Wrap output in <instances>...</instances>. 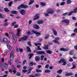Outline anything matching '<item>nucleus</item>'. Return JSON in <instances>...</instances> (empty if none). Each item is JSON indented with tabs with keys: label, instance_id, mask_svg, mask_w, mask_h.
<instances>
[{
	"label": "nucleus",
	"instance_id": "nucleus-24",
	"mask_svg": "<svg viewBox=\"0 0 77 77\" xmlns=\"http://www.w3.org/2000/svg\"><path fill=\"white\" fill-rule=\"evenodd\" d=\"M11 13L14 14H18V12L17 11H11Z\"/></svg>",
	"mask_w": 77,
	"mask_h": 77
},
{
	"label": "nucleus",
	"instance_id": "nucleus-54",
	"mask_svg": "<svg viewBox=\"0 0 77 77\" xmlns=\"http://www.w3.org/2000/svg\"><path fill=\"white\" fill-rule=\"evenodd\" d=\"M37 48H38L37 49V50H41V49L40 48V46H38Z\"/></svg>",
	"mask_w": 77,
	"mask_h": 77
},
{
	"label": "nucleus",
	"instance_id": "nucleus-31",
	"mask_svg": "<svg viewBox=\"0 0 77 77\" xmlns=\"http://www.w3.org/2000/svg\"><path fill=\"white\" fill-rule=\"evenodd\" d=\"M4 10L5 12H9V10L7 8H5L4 9Z\"/></svg>",
	"mask_w": 77,
	"mask_h": 77
},
{
	"label": "nucleus",
	"instance_id": "nucleus-36",
	"mask_svg": "<svg viewBox=\"0 0 77 77\" xmlns=\"http://www.w3.org/2000/svg\"><path fill=\"white\" fill-rule=\"evenodd\" d=\"M67 4H71V0H67Z\"/></svg>",
	"mask_w": 77,
	"mask_h": 77
},
{
	"label": "nucleus",
	"instance_id": "nucleus-53",
	"mask_svg": "<svg viewBox=\"0 0 77 77\" xmlns=\"http://www.w3.org/2000/svg\"><path fill=\"white\" fill-rule=\"evenodd\" d=\"M27 70H22V72H23L24 73H25V72H27Z\"/></svg>",
	"mask_w": 77,
	"mask_h": 77
},
{
	"label": "nucleus",
	"instance_id": "nucleus-43",
	"mask_svg": "<svg viewBox=\"0 0 77 77\" xmlns=\"http://www.w3.org/2000/svg\"><path fill=\"white\" fill-rule=\"evenodd\" d=\"M64 4H65V2H63L61 3L60 5H61V6H63V5H64Z\"/></svg>",
	"mask_w": 77,
	"mask_h": 77
},
{
	"label": "nucleus",
	"instance_id": "nucleus-44",
	"mask_svg": "<svg viewBox=\"0 0 77 77\" xmlns=\"http://www.w3.org/2000/svg\"><path fill=\"white\" fill-rule=\"evenodd\" d=\"M4 66L5 68H7V67H8V64H5Z\"/></svg>",
	"mask_w": 77,
	"mask_h": 77
},
{
	"label": "nucleus",
	"instance_id": "nucleus-17",
	"mask_svg": "<svg viewBox=\"0 0 77 77\" xmlns=\"http://www.w3.org/2000/svg\"><path fill=\"white\" fill-rule=\"evenodd\" d=\"M9 35L11 38H13V37L14 38V36H15V35H14V33H13V32H10L9 33Z\"/></svg>",
	"mask_w": 77,
	"mask_h": 77
},
{
	"label": "nucleus",
	"instance_id": "nucleus-62",
	"mask_svg": "<svg viewBox=\"0 0 77 77\" xmlns=\"http://www.w3.org/2000/svg\"><path fill=\"white\" fill-rule=\"evenodd\" d=\"M5 35L6 36H9V34L8 33H5Z\"/></svg>",
	"mask_w": 77,
	"mask_h": 77
},
{
	"label": "nucleus",
	"instance_id": "nucleus-10",
	"mask_svg": "<svg viewBox=\"0 0 77 77\" xmlns=\"http://www.w3.org/2000/svg\"><path fill=\"white\" fill-rule=\"evenodd\" d=\"M3 42H7V43H9L10 41L9 40H8V39L6 38H4L3 39Z\"/></svg>",
	"mask_w": 77,
	"mask_h": 77
},
{
	"label": "nucleus",
	"instance_id": "nucleus-51",
	"mask_svg": "<svg viewBox=\"0 0 77 77\" xmlns=\"http://www.w3.org/2000/svg\"><path fill=\"white\" fill-rule=\"evenodd\" d=\"M74 32L75 33H77V28H76L74 29Z\"/></svg>",
	"mask_w": 77,
	"mask_h": 77
},
{
	"label": "nucleus",
	"instance_id": "nucleus-33",
	"mask_svg": "<svg viewBox=\"0 0 77 77\" xmlns=\"http://www.w3.org/2000/svg\"><path fill=\"white\" fill-rule=\"evenodd\" d=\"M7 47L8 49H12V47L9 44L7 45Z\"/></svg>",
	"mask_w": 77,
	"mask_h": 77
},
{
	"label": "nucleus",
	"instance_id": "nucleus-39",
	"mask_svg": "<svg viewBox=\"0 0 77 77\" xmlns=\"http://www.w3.org/2000/svg\"><path fill=\"white\" fill-rule=\"evenodd\" d=\"M73 13H77V8H75L74 10V11H73Z\"/></svg>",
	"mask_w": 77,
	"mask_h": 77
},
{
	"label": "nucleus",
	"instance_id": "nucleus-13",
	"mask_svg": "<svg viewBox=\"0 0 77 77\" xmlns=\"http://www.w3.org/2000/svg\"><path fill=\"white\" fill-rule=\"evenodd\" d=\"M12 67L13 72L14 74H15V73H16V69H15V68L14 67V66H12Z\"/></svg>",
	"mask_w": 77,
	"mask_h": 77
},
{
	"label": "nucleus",
	"instance_id": "nucleus-29",
	"mask_svg": "<svg viewBox=\"0 0 77 77\" xmlns=\"http://www.w3.org/2000/svg\"><path fill=\"white\" fill-rule=\"evenodd\" d=\"M57 72L58 74H61L62 72V70L60 69L57 71Z\"/></svg>",
	"mask_w": 77,
	"mask_h": 77
},
{
	"label": "nucleus",
	"instance_id": "nucleus-20",
	"mask_svg": "<svg viewBox=\"0 0 77 77\" xmlns=\"http://www.w3.org/2000/svg\"><path fill=\"white\" fill-rule=\"evenodd\" d=\"M37 23L38 24H43V20H38L37 21Z\"/></svg>",
	"mask_w": 77,
	"mask_h": 77
},
{
	"label": "nucleus",
	"instance_id": "nucleus-11",
	"mask_svg": "<svg viewBox=\"0 0 77 77\" xmlns=\"http://www.w3.org/2000/svg\"><path fill=\"white\" fill-rule=\"evenodd\" d=\"M39 14H35V17H35L34 18V20H38L39 18Z\"/></svg>",
	"mask_w": 77,
	"mask_h": 77
},
{
	"label": "nucleus",
	"instance_id": "nucleus-58",
	"mask_svg": "<svg viewBox=\"0 0 77 77\" xmlns=\"http://www.w3.org/2000/svg\"><path fill=\"white\" fill-rule=\"evenodd\" d=\"M69 62H72V61H73V60L72 58H70V60H69Z\"/></svg>",
	"mask_w": 77,
	"mask_h": 77
},
{
	"label": "nucleus",
	"instance_id": "nucleus-52",
	"mask_svg": "<svg viewBox=\"0 0 77 77\" xmlns=\"http://www.w3.org/2000/svg\"><path fill=\"white\" fill-rule=\"evenodd\" d=\"M69 54H70V55H72V54H73L72 51H70L69 53Z\"/></svg>",
	"mask_w": 77,
	"mask_h": 77
},
{
	"label": "nucleus",
	"instance_id": "nucleus-28",
	"mask_svg": "<svg viewBox=\"0 0 77 77\" xmlns=\"http://www.w3.org/2000/svg\"><path fill=\"white\" fill-rule=\"evenodd\" d=\"M26 49H27L28 51L29 52H31V50L30 49V47L29 46H28L26 48Z\"/></svg>",
	"mask_w": 77,
	"mask_h": 77
},
{
	"label": "nucleus",
	"instance_id": "nucleus-9",
	"mask_svg": "<svg viewBox=\"0 0 77 77\" xmlns=\"http://www.w3.org/2000/svg\"><path fill=\"white\" fill-rule=\"evenodd\" d=\"M21 32V29H18L17 30V31L16 34L17 36H21V32Z\"/></svg>",
	"mask_w": 77,
	"mask_h": 77
},
{
	"label": "nucleus",
	"instance_id": "nucleus-15",
	"mask_svg": "<svg viewBox=\"0 0 77 77\" xmlns=\"http://www.w3.org/2000/svg\"><path fill=\"white\" fill-rule=\"evenodd\" d=\"M62 21L64 23H66L67 24H69V20L67 19L63 20Z\"/></svg>",
	"mask_w": 77,
	"mask_h": 77
},
{
	"label": "nucleus",
	"instance_id": "nucleus-40",
	"mask_svg": "<svg viewBox=\"0 0 77 77\" xmlns=\"http://www.w3.org/2000/svg\"><path fill=\"white\" fill-rule=\"evenodd\" d=\"M72 13H74V12L73 11H71L70 12H69L68 14V15L69 16H70V15H72Z\"/></svg>",
	"mask_w": 77,
	"mask_h": 77
},
{
	"label": "nucleus",
	"instance_id": "nucleus-37",
	"mask_svg": "<svg viewBox=\"0 0 77 77\" xmlns=\"http://www.w3.org/2000/svg\"><path fill=\"white\" fill-rule=\"evenodd\" d=\"M49 35H46L45 36V37H44V38L45 39H46L48 38H49Z\"/></svg>",
	"mask_w": 77,
	"mask_h": 77
},
{
	"label": "nucleus",
	"instance_id": "nucleus-2",
	"mask_svg": "<svg viewBox=\"0 0 77 77\" xmlns=\"http://www.w3.org/2000/svg\"><path fill=\"white\" fill-rule=\"evenodd\" d=\"M63 63V65H66V61H65V59L64 58L61 59L58 62V63Z\"/></svg>",
	"mask_w": 77,
	"mask_h": 77
},
{
	"label": "nucleus",
	"instance_id": "nucleus-7",
	"mask_svg": "<svg viewBox=\"0 0 77 77\" xmlns=\"http://www.w3.org/2000/svg\"><path fill=\"white\" fill-rule=\"evenodd\" d=\"M20 12L22 15H24L26 14V11L24 9L21 10Z\"/></svg>",
	"mask_w": 77,
	"mask_h": 77
},
{
	"label": "nucleus",
	"instance_id": "nucleus-18",
	"mask_svg": "<svg viewBox=\"0 0 77 77\" xmlns=\"http://www.w3.org/2000/svg\"><path fill=\"white\" fill-rule=\"evenodd\" d=\"M52 30L53 32L54 35H57V31H56V30H55L54 29H52Z\"/></svg>",
	"mask_w": 77,
	"mask_h": 77
},
{
	"label": "nucleus",
	"instance_id": "nucleus-27",
	"mask_svg": "<svg viewBox=\"0 0 77 77\" xmlns=\"http://www.w3.org/2000/svg\"><path fill=\"white\" fill-rule=\"evenodd\" d=\"M34 2V0H30V2L29 3V5H32L33 4V3Z\"/></svg>",
	"mask_w": 77,
	"mask_h": 77
},
{
	"label": "nucleus",
	"instance_id": "nucleus-47",
	"mask_svg": "<svg viewBox=\"0 0 77 77\" xmlns=\"http://www.w3.org/2000/svg\"><path fill=\"white\" fill-rule=\"evenodd\" d=\"M16 75H17V76H20V75H21V73H20L17 72L16 74Z\"/></svg>",
	"mask_w": 77,
	"mask_h": 77
},
{
	"label": "nucleus",
	"instance_id": "nucleus-16",
	"mask_svg": "<svg viewBox=\"0 0 77 77\" xmlns=\"http://www.w3.org/2000/svg\"><path fill=\"white\" fill-rule=\"evenodd\" d=\"M13 43L14 44L17 43V37H16L15 36H14V38H13Z\"/></svg>",
	"mask_w": 77,
	"mask_h": 77
},
{
	"label": "nucleus",
	"instance_id": "nucleus-60",
	"mask_svg": "<svg viewBox=\"0 0 77 77\" xmlns=\"http://www.w3.org/2000/svg\"><path fill=\"white\" fill-rule=\"evenodd\" d=\"M26 63V60H24L23 61V65H24L25 63Z\"/></svg>",
	"mask_w": 77,
	"mask_h": 77
},
{
	"label": "nucleus",
	"instance_id": "nucleus-46",
	"mask_svg": "<svg viewBox=\"0 0 77 77\" xmlns=\"http://www.w3.org/2000/svg\"><path fill=\"white\" fill-rule=\"evenodd\" d=\"M15 24H16V22L15 21L14 22L12 23V26H14Z\"/></svg>",
	"mask_w": 77,
	"mask_h": 77
},
{
	"label": "nucleus",
	"instance_id": "nucleus-30",
	"mask_svg": "<svg viewBox=\"0 0 77 77\" xmlns=\"http://www.w3.org/2000/svg\"><path fill=\"white\" fill-rule=\"evenodd\" d=\"M43 48V49H44V50H48V45H46L45 47Z\"/></svg>",
	"mask_w": 77,
	"mask_h": 77
},
{
	"label": "nucleus",
	"instance_id": "nucleus-50",
	"mask_svg": "<svg viewBox=\"0 0 77 77\" xmlns=\"http://www.w3.org/2000/svg\"><path fill=\"white\" fill-rule=\"evenodd\" d=\"M68 14V12H66V13H65L64 14H63V16H65V15H67V14Z\"/></svg>",
	"mask_w": 77,
	"mask_h": 77
},
{
	"label": "nucleus",
	"instance_id": "nucleus-19",
	"mask_svg": "<svg viewBox=\"0 0 77 77\" xmlns=\"http://www.w3.org/2000/svg\"><path fill=\"white\" fill-rule=\"evenodd\" d=\"M34 55V54H29L28 55V56H29V59H30L32 58V57Z\"/></svg>",
	"mask_w": 77,
	"mask_h": 77
},
{
	"label": "nucleus",
	"instance_id": "nucleus-57",
	"mask_svg": "<svg viewBox=\"0 0 77 77\" xmlns=\"http://www.w3.org/2000/svg\"><path fill=\"white\" fill-rule=\"evenodd\" d=\"M17 68H21V66L20 65H18L17 66Z\"/></svg>",
	"mask_w": 77,
	"mask_h": 77
},
{
	"label": "nucleus",
	"instance_id": "nucleus-55",
	"mask_svg": "<svg viewBox=\"0 0 77 77\" xmlns=\"http://www.w3.org/2000/svg\"><path fill=\"white\" fill-rule=\"evenodd\" d=\"M0 18H4V16H2L1 14H0Z\"/></svg>",
	"mask_w": 77,
	"mask_h": 77
},
{
	"label": "nucleus",
	"instance_id": "nucleus-25",
	"mask_svg": "<svg viewBox=\"0 0 77 77\" xmlns=\"http://www.w3.org/2000/svg\"><path fill=\"white\" fill-rule=\"evenodd\" d=\"M52 42H55L56 44H60V43H59V42L58 41H57L56 40H53L52 41Z\"/></svg>",
	"mask_w": 77,
	"mask_h": 77
},
{
	"label": "nucleus",
	"instance_id": "nucleus-23",
	"mask_svg": "<svg viewBox=\"0 0 77 77\" xmlns=\"http://www.w3.org/2000/svg\"><path fill=\"white\" fill-rule=\"evenodd\" d=\"M73 75V74L72 73H67L65 74V75L66 76H70V75Z\"/></svg>",
	"mask_w": 77,
	"mask_h": 77
},
{
	"label": "nucleus",
	"instance_id": "nucleus-64",
	"mask_svg": "<svg viewBox=\"0 0 77 77\" xmlns=\"http://www.w3.org/2000/svg\"><path fill=\"white\" fill-rule=\"evenodd\" d=\"M74 48L75 50H77V45H76L75 46H74Z\"/></svg>",
	"mask_w": 77,
	"mask_h": 77
},
{
	"label": "nucleus",
	"instance_id": "nucleus-6",
	"mask_svg": "<svg viewBox=\"0 0 77 77\" xmlns=\"http://www.w3.org/2000/svg\"><path fill=\"white\" fill-rule=\"evenodd\" d=\"M32 33L36 34V36H39V35H41V33L34 30H32Z\"/></svg>",
	"mask_w": 77,
	"mask_h": 77
},
{
	"label": "nucleus",
	"instance_id": "nucleus-41",
	"mask_svg": "<svg viewBox=\"0 0 77 77\" xmlns=\"http://www.w3.org/2000/svg\"><path fill=\"white\" fill-rule=\"evenodd\" d=\"M50 70H45V73H48L50 72Z\"/></svg>",
	"mask_w": 77,
	"mask_h": 77
},
{
	"label": "nucleus",
	"instance_id": "nucleus-1",
	"mask_svg": "<svg viewBox=\"0 0 77 77\" xmlns=\"http://www.w3.org/2000/svg\"><path fill=\"white\" fill-rule=\"evenodd\" d=\"M28 7H29V6L28 5H24L23 4H22L17 7V9H21V8L26 9V8H27Z\"/></svg>",
	"mask_w": 77,
	"mask_h": 77
},
{
	"label": "nucleus",
	"instance_id": "nucleus-45",
	"mask_svg": "<svg viewBox=\"0 0 77 77\" xmlns=\"http://www.w3.org/2000/svg\"><path fill=\"white\" fill-rule=\"evenodd\" d=\"M44 56L42 55L41 57V60H43V59H44Z\"/></svg>",
	"mask_w": 77,
	"mask_h": 77
},
{
	"label": "nucleus",
	"instance_id": "nucleus-49",
	"mask_svg": "<svg viewBox=\"0 0 77 77\" xmlns=\"http://www.w3.org/2000/svg\"><path fill=\"white\" fill-rule=\"evenodd\" d=\"M18 27V25L16 24L14 25V28H17Z\"/></svg>",
	"mask_w": 77,
	"mask_h": 77
},
{
	"label": "nucleus",
	"instance_id": "nucleus-14",
	"mask_svg": "<svg viewBox=\"0 0 77 77\" xmlns=\"http://www.w3.org/2000/svg\"><path fill=\"white\" fill-rule=\"evenodd\" d=\"M33 27L35 29H39V26L38 25H35L33 26Z\"/></svg>",
	"mask_w": 77,
	"mask_h": 77
},
{
	"label": "nucleus",
	"instance_id": "nucleus-26",
	"mask_svg": "<svg viewBox=\"0 0 77 77\" xmlns=\"http://www.w3.org/2000/svg\"><path fill=\"white\" fill-rule=\"evenodd\" d=\"M40 5L41 6H45L46 5V3H45L41 2L40 3Z\"/></svg>",
	"mask_w": 77,
	"mask_h": 77
},
{
	"label": "nucleus",
	"instance_id": "nucleus-22",
	"mask_svg": "<svg viewBox=\"0 0 77 77\" xmlns=\"http://www.w3.org/2000/svg\"><path fill=\"white\" fill-rule=\"evenodd\" d=\"M46 52L47 53H48V54H52V52H51V51L50 50H46Z\"/></svg>",
	"mask_w": 77,
	"mask_h": 77
},
{
	"label": "nucleus",
	"instance_id": "nucleus-3",
	"mask_svg": "<svg viewBox=\"0 0 77 77\" xmlns=\"http://www.w3.org/2000/svg\"><path fill=\"white\" fill-rule=\"evenodd\" d=\"M27 38H28V36H27L26 35H25L23 37H22L21 38H20L19 40V41L20 42L21 41H27Z\"/></svg>",
	"mask_w": 77,
	"mask_h": 77
},
{
	"label": "nucleus",
	"instance_id": "nucleus-34",
	"mask_svg": "<svg viewBox=\"0 0 77 77\" xmlns=\"http://www.w3.org/2000/svg\"><path fill=\"white\" fill-rule=\"evenodd\" d=\"M0 42H3V39L1 36H0Z\"/></svg>",
	"mask_w": 77,
	"mask_h": 77
},
{
	"label": "nucleus",
	"instance_id": "nucleus-48",
	"mask_svg": "<svg viewBox=\"0 0 77 77\" xmlns=\"http://www.w3.org/2000/svg\"><path fill=\"white\" fill-rule=\"evenodd\" d=\"M29 66H33V62H31L29 63Z\"/></svg>",
	"mask_w": 77,
	"mask_h": 77
},
{
	"label": "nucleus",
	"instance_id": "nucleus-56",
	"mask_svg": "<svg viewBox=\"0 0 77 77\" xmlns=\"http://www.w3.org/2000/svg\"><path fill=\"white\" fill-rule=\"evenodd\" d=\"M8 24V22H6V23H5L4 25L5 26H7Z\"/></svg>",
	"mask_w": 77,
	"mask_h": 77
},
{
	"label": "nucleus",
	"instance_id": "nucleus-42",
	"mask_svg": "<svg viewBox=\"0 0 77 77\" xmlns=\"http://www.w3.org/2000/svg\"><path fill=\"white\" fill-rule=\"evenodd\" d=\"M28 45H29V47H32V44H31V43H30V42H28Z\"/></svg>",
	"mask_w": 77,
	"mask_h": 77
},
{
	"label": "nucleus",
	"instance_id": "nucleus-61",
	"mask_svg": "<svg viewBox=\"0 0 77 77\" xmlns=\"http://www.w3.org/2000/svg\"><path fill=\"white\" fill-rule=\"evenodd\" d=\"M75 33H73L71 35V36H75Z\"/></svg>",
	"mask_w": 77,
	"mask_h": 77
},
{
	"label": "nucleus",
	"instance_id": "nucleus-4",
	"mask_svg": "<svg viewBox=\"0 0 77 77\" xmlns=\"http://www.w3.org/2000/svg\"><path fill=\"white\" fill-rule=\"evenodd\" d=\"M47 12L49 14H53L54 13V11L51 8H49L47 10Z\"/></svg>",
	"mask_w": 77,
	"mask_h": 77
},
{
	"label": "nucleus",
	"instance_id": "nucleus-63",
	"mask_svg": "<svg viewBox=\"0 0 77 77\" xmlns=\"http://www.w3.org/2000/svg\"><path fill=\"white\" fill-rule=\"evenodd\" d=\"M55 39L56 41H58V40H59V38L57 37L55 38Z\"/></svg>",
	"mask_w": 77,
	"mask_h": 77
},
{
	"label": "nucleus",
	"instance_id": "nucleus-38",
	"mask_svg": "<svg viewBox=\"0 0 77 77\" xmlns=\"http://www.w3.org/2000/svg\"><path fill=\"white\" fill-rule=\"evenodd\" d=\"M35 46H37L38 45H39L40 46H41V43H35Z\"/></svg>",
	"mask_w": 77,
	"mask_h": 77
},
{
	"label": "nucleus",
	"instance_id": "nucleus-8",
	"mask_svg": "<svg viewBox=\"0 0 77 77\" xmlns=\"http://www.w3.org/2000/svg\"><path fill=\"white\" fill-rule=\"evenodd\" d=\"M60 51H67L69 50V49L68 48H62L60 49Z\"/></svg>",
	"mask_w": 77,
	"mask_h": 77
},
{
	"label": "nucleus",
	"instance_id": "nucleus-12",
	"mask_svg": "<svg viewBox=\"0 0 77 77\" xmlns=\"http://www.w3.org/2000/svg\"><path fill=\"white\" fill-rule=\"evenodd\" d=\"M36 53L39 54H44V51H40L36 52Z\"/></svg>",
	"mask_w": 77,
	"mask_h": 77
},
{
	"label": "nucleus",
	"instance_id": "nucleus-21",
	"mask_svg": "<svg viewBox=\"0 0 77 77\" xmlns=\"http://www.w3.org/2000/svg\"><path fill=\"white\" fill-rule=\"evenodd\" d=\"M40 60V57L39 56H36L35 57V61H39Z\"/></svg>",
	"mask_w": 77,
	"mask_h": 77
},
{
	"label": "nucleus",
	"instance_id": "nucleus-35",
	"mask_svg": "<svg viewBox=\"0 0 77 77\" xmlns=\"http://www.w3.org/2000/svg\"><path fill=\"white\" fill-rule=\"evenodd\" d=\"M37 72H42V70L41 69H36Z\"/></svg>",
	"mask_w": 77,
	"mask_h": 77
},
{
	"label": "nucleus",
	"instance_id": "nucleus-59",
	"mask_svg": "<svg viewBox=\"0 0 77 77\" xmlns=\"http://www.w3.org/2000/svg\"><path fill=\"white\" fill-rule=\"evenodd\" d=\"M49 65L48 64H47L46 65V66H45V68H48V67L49 66Z\"/></svg>",
	"mask_w": 77,
	"mask_h": 77
},
{
	"label": "nucleus",
	"instance_id": "nucleus-5",
	"mask_svg": "<svg viewBox=\"0 0 77 77\" xmlns=\"http://www.w3.org/2000/svg\"><path fill=\"white\" fill-rule=\"evenodd\" d=\"M14 54V51H11L10 55V60H12L14 59V57L13 56V54Z\"/></svg>",
	"mask_w": 77,
	"mask_h": 77
},
{
	"label": "nucleus",
	"instance_id": "nucleus-32",
	"mask_svg": "<svg viewBox=\"0 0 77 77\" xmlns=\"http://www.w3.org/2000/svg\"><path fill=\"white\" fill-rule=\"evenodd\" d=\"M13 4V2L11 1L8 3V6L9 7H11L12 6V5Z\"/></svg>",
	"mask_w": 77,
	"mask_h": 77
}]
</instances>
